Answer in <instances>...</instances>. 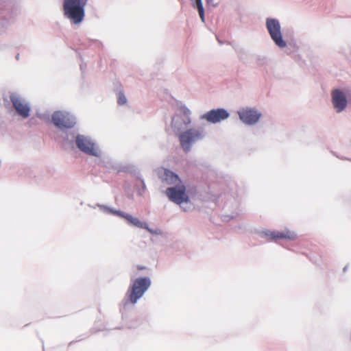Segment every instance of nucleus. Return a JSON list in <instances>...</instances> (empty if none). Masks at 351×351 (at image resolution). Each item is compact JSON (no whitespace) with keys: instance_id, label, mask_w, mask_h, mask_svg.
I'll list each match as a JSON object with an SVG mask.
<instances>
[{"instance_id":"obj_7","label":"nucleus","mask_w":351,"mask_h":351,"mask_svg":"<svg viewBox=\"0 0 351 351\" xmlns=\"http://www.w3.org/2000/svg\"><path fill=\"white\" fill-rule=\"evenodd\" d=\"M240 119L247 125L256 123L260 119L261 114L256 110L250 108L241 109L238 112Z\"/></svg>"},{"instance_id":"obj_18","label":"nucleus","mask_w":351,"mask_h":351,"mask_svg":"<svg viewBox=\"0 0 351 351\" xmlns=\"http://www.w3.org/2000/svg\"><path fill=\"white\" fill-rule=\"evenodd\" d=\"M145 267H143V266H140V265H138L137 266V269L138 270H142V269H145Z\"/></svg>"},{"instance_id":"obj_12","label":"nucleus","mask_w":351,"mask_h":351,"mask_svg":"<svg viewBox=\"0 0 351 351\" xmlns=\"http://www.w3.org/2000/svg\"><path fill=\"white\" fill-rule=\"evenodd\" d=\"M11 101L17 113L23 118H27L29 115V108L19 97L12 96Z\"/></svg>"},{"instance_id":"obj_11","label":"nucleus","mask_w":351,"mask_h":351,"mask_svg":"<svg viewBox=\"0 0 351 351\" xmlns=\"http://www.w3.org/2000/svg\"><path fill=\"white\" fill-rule=\"evenodd\" d=\"M332 99L335 108L337 112L342 111L347 105V100L344 93L338 89L332 92Z\"/></svg>"},{"instance_id":"obj_17","label":"nucleus","mask_w":351,"mask_h":351,"mask_svg":"<svg viewBox=\"0 0 351 351\" xmlns=\"http://www.w3.org/2000/svg\"><path fill=\"white\" fill-rule=\"evenodd\" d=\"M127 99L123 93H119L118 96V104L119 105H123L126 103Z\"/></svg>"},{"instance_id":"obj_15","label":"nucleus","mask_w":351,"mask_h":351,"mask_svg":"<svg viewBox=\"0 0 351 351\" xmlns=\"http://www.w3.org/2000/svg\"><path fill=\"white\" fill-rule=\"evenodd\" d=\"M162 180L168 184H177L180 182L178 175L167 169L164 171Z\"/></svg>"},{"instance_id":"obj_9","label":"nucleus","mask_w":351,"mask_h":351,"mask_svg":"<svg viewBox=\"0 0 351 351\" xmlns=\"http://www.w3.org/2000/svg\"><path fill=\"white\" fill-rule=\"evenodd\" d=\"M190 110L186 107H180V114L176 115L172 119V125L178 128V130L183 126L189 125L191 121L190 118Z\"/></svg>"},{"instance_id":"obj_2","label":"nucleus","mask_w":351,"mask_h":351,"mask_svg":"<svg viewBox=\"0 0 351 351\" xmlns=\"http://www.w3.org/2000/svg\"><path fill=\"white\" fill-rule=\"evenodd\" d=\"M150 285L151 280L147 277L135 279L127 292L130 302L132 304L136 303L137 300L143 295Z\"/></svg>"},{"instance_id":"obj_5","label":"nucleus","mask_w":351,"mask_h":351,"mask_svg":"<svg viewBox=\"0 0 351 351\" xmlns=\"http://www.w3.org/2000/svg\"><path fill=\"white\" fill-rule=\"evenodd\" d=\"M266 25L269 35L276 45L280 47H285L286 42L282 39L278 21L274 19H267Z\"/></svg>"},{"instance_id":"obj_16","label":"nucleus","mask_w":351,"mask_h":351,"mask_svg":"<svg viewBox=\"0 0 351 351\" xmlns=\"http://www.w3.org/2000/svg\"><path fill=\"white\" fill-rule=\"evenodd\" d=\"M208 4L211 3L213 0H206ZM197 8L199 12V15L202 21H204V11L202 5V0H195Z\"/></svg>"},{"instance_id":"obj_14","label":"nucleus","mask_w":351,"mask_h":351,"mask_svg":"<svg viewBox=\"0 0 351 351\" xmlns=\"http://www.w3.org/2000/svg\"><path fill=\"white\" fill-rule=\"evenodd\" d=\"M113 213L118 216L125 218L131 224L141 228H147V224L141 222L138 218L132 217L131 215L125 214L121 211H114Z\"/></svg>"},{"instance_id":"obj_1","label":"nucleus","mask_w":351,"mask_h":351,"mask_svg":"<svg viewBox=\"0 0 351 351\" xmlns=\"http://www.w3.org/2000/svg\"><path fill=\"white\" fill-rule=\"evenodd\" d=\"M88 0H64L63 11L64 16L73 23H80L85 16L84 8Z\"/></svg>"},{"instance_id":"obj_8","label":"nucleus","mask_w":351,"mask_h":351,"mask_svg":"<svg viewBox=\"0 0 351 351\" xmlns=\"http://www.w3.org/2000/svg\"><path fill=\"white\" fill-rule=\"evenodd\" d=\"M76 145L83 152L92 155L97 156V149L95 144L92 143L88 138L83 135H78L75 139Z\"/></svg>"},{"instance_id":"obj_10","label":"nucleus","mask_w":351,"mask_h":351,"mask_svg":"<svg viewBox=\"0 0 351 351\" xmlns=\"http://www.w3.org/2000/svg\"><path fill=\"white\" fill-rule=\"evenodd\" d=\"M229 117L227 110L223 108L214 109L208 111L202 116V119L207 121L215 123L226 119Z\"/></svg>"},{"instance_id":"obj_6","label":"nucleus","mask_w":351,"mask_h":351,"mask_svg":"<svg viewBox=\"0 0 351 351\" xmlns=\"http://www.w3.org/2000/svg\"><path fill=\"white\" fill-rule=\"evenodd\" d=\"M165 194L171 202L178 204L189 201V197L186 193V187L184 185L169 187L167 189Z\"/></svg>"},{"instance_id":"obj_4","label":"nucleus","mask_w":351,"mask_h":351,"mask_svg":"<svg viewBox=\"0 0 351 351\" xmlns=\"http://www.w3.org/2000/svg\"><path fill=\"white\" fill-rule=\"evenodd\" d=\"M51 119L53 123L60 129L72 128L75 124L73 116L63 111L54 112Z\"/></svg>"},{"instance_id":"obj_13","label":"nucleus","mask_w":351,"mask_h":351,"mask_svg":"<svg viewBox=\"0 0 351 351\" xmlns=\"http://www.w3.org/2000/svg\"><path fill=\"white\" fill-rule=\"evenodd\" d=\"M266 237L271 240H276L278 239H285L289 240H294L296 237L295 234L289 230L286 231H267L265 232Z\"/></svg>"},{"instance_id":"obj_3","label":"nucleus","mask_w":351,"mask_h":351,"mask_svg":"<svg viewBox=\"0 0 351 351\" xmlns=\"http://www.w3.org/2000/svg\"><path fill=\"white\" fill-rule=\"evenodd\" d=\"M203 137V131L196 128L189 129L181 132L178 136L180 145L186 152L190 151L193 143L201 140Z\"/></svg>"}]
</instances>
